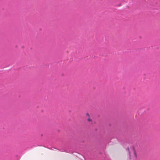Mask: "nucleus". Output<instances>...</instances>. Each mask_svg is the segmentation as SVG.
Listing matches in <instances>:
<instances>
[{
  "mask_svg": "<svg viewBox=\"0 0 160 160\" xmlns=\"http://www.w3.org/2000/svg\"><path fill=\"white\" fill-rule=\"evenodd\" d=\"M126 151L128 152V157L127 159H131V155L130 154V152L128 148H127L126 149Z\"/></svg>",
  "mask_w": 160,
  "mask_h": 160,
  "instance_id": "obj_2",
  "label": "nucleus"
},
{
  "mask_svg": "<svg viewBox=\"0 0 160 160\" xmlns=\"http://www.w3.org/2000/svg\"><path fill=\"white\" fill-rule=\"evenodd\" d=\"M86 118L87 120H92L95 118L93 117L92 115H90L87 112L86 114Z\"/></svg>",
  "mask_w": 160,
  "mask_h": 160,
  "instance_id": "obj_1",
  "label": "nucleus"
},
{
  "mask_svg": "<svg viewBox=\"0 0 160 160\" xmlns=\"http://www.w3.org/2000/svg\"><path fill=\"white\" fill-rule=\"evenodd\" d=\"M134 154L135 155V157H137L136 154V152L135 151H134Z\"/></svg>",
  "mask_w": 160,
  "mask_h": 160,
  "instance_id": "obj_3",
  "label": "nucleus"
}]
</instances>
